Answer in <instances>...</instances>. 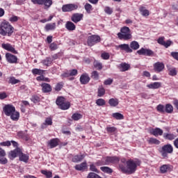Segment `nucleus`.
<instances>
[{
	"label": "nucleus",
	"mask_w": 178,
	"mask_h": 178,
	"mask_svg": "<svg viewBox=\"0 0 178 178\" xmlns=\"http://www.w3.org/2000/svg\"><path fill=\"white\" fill-rule=\"evenodd\" d=\"M58 145H59V139L58 138H53L47 143V147L51 149L55 148V147H58Z\"/></svg>",
	"instance_id": "2eb2a0df"
},
{
	"label": "nucleus",
	"mask_w": 178,
	"mask_h": 178,
	"mask_svg": "<svg viewBox=\"0 0 178 178\" xmlns=\"http://www.w3.org/2000/svg\"><path fill=\"white\" fill-rule=\"evenodd\" d=\"M168 169H169V165H163L160 168V170L162 173H166V172H168Z\"/></svg>",
	"instance_id": "09e8293b"
},
{
	"label": "nucleus",
	"mask_w": 178,
	"mask_h": 178,
	"mask_svg": "<svg viewBox=\"0 0 178 178\" xmlns=\"http://www.w3.org/2000/svg\"><path fill=\"white\" fill-rule=\"evenodd\" d=\"M172 45V41L167 40L166 42H164V44H163V47H165V48H169Z\"/></svg>",
	"instance_id": "338daca9"
},
{
	"label": "nucleus",
	"mask_w": 178,
	"mask_h": 178,
	"mask_svg": "<svg viewBox=\"0 0 178 178\" xmlns=\"http://www.w3.org/2000/svg\"><path fill=\"white\" fill-rule=\"evenodd\" d=\"M136 54H138V55H143L144 56H154V52L152 51V50L149 49H145L144 47H142L140 49L136 51Z\"/></svg>",
	"instance_id": "6e6552de"
},
{
	"label": "nucleus",
	"mask_w": 178,
	"mask_h": 178,
	"mask_svg": "<svg viewBox=\"0 0 178 178\" xmlns=\"http://www.w3.org/2000/svg\"><path fill=\"white\" fill-rule=\"evenodd\" d=\"M84 8L86 10L87 13H91V11L92 10V6L88 3H87L84 6Z\"/></svg>",
	"instance_id": "ea45409f"
},
{
	"label": "nucleus",
	"mask_w": 178,
	"mask_h": 178,
	"mask_svg": "<svg viewBox=\"0 0 178 178\" xmlns=\"http://www.w3.org/2000/svg\"><path fill=\"white\" fill-rule=\"evenodd\" d=\"M22 149L17 147L15 149L12 150L9 152L8 156L10 159H15L16 156H19L21 154Z\"/></svg>",
	"instance_id": "9d476101"
},
{
	"label": "nucleus",
	"mask_w": 178,
	"mask_h": 178,
	"mask_svg": "<svg viewBox=\"0 0 178 178\" xmlns=\"http://www.w3.org/2000/svg\"><path fill=\"white\" fill-rule=\"evenodd\" d=\"M113 118H114V119H116L117 120H122L123 119H124V116H123V115L120 113H114L112 114Z\"/></svg>",
	"instance_id": "f704fd0d"
},
{
	"label": "nucleus",
	"mask_w": 178,
	"mask_h": 178,
	"mask_svg": "<svg viewBox=\"0 0 178 178\" xmlns=\"http://www.w3.org/2000/svg\"><path fill=\"white\" fill-rule=\"evenodd\" d=\"M171 56H172L174 59H176V60H178V52H176V51L171 52Z\"/></svg>",
	"instance_id": "774afa93"
},
{
	"label": "nucleus",
	"mask_w": 178,
	"mask_h": 178,
	"mask_svg": "<svg viewBox=\"0 0 178 178\" xmlns=\"http://www.w3.org/2000/svg\"><path fill=\"white\" fill-rule=\"evenodd\" d=\"M96 104H97V105H98V106H104V105H105L106 102L104 100V99H98L96 101Z\"/></svg>",
	"instance_id": "8fccbe9b"
},
{
	"label": "nucleus",
	"mask_w": 178,
	"mask_h": 178,
	"mask_svg": "<svg viewBox=\"0 0 178 178\" xmlns=\"http://www.w3.org/2000/svg\"><path fill=\"white\" fill-rule=\"evenodd\" d=\"M10 119H12V120L14 121H17V120L19 119V118H20V113H19V112L16 111V110L10 115Z\"/></svg>",
	"instance_id": "7c9ffc66"
},
{
	"label": "nucleus",
	"mask_w": 178,
	"mask_h": 178,
	"mask_svg": "<svg viewBox=\"0 0 178 178\" xmlns=\"http://www.w3.org/2000/svg\"><path fill=\"white\" fill-rule=\"evenodd\" d=\"M81 84H87L90 81V76L88 74H83L80 77Z\"/></svg>",
	"instance_id": "aec40b11"
},
{
	"label": "nucleus",
	"mask_w": 178,
	"mask_h": 178,
	"mask_svg": "<svg viewBox=\"0 0 178 178\" xmlns=\"http://www.w3.org/2000/svg\"><path fill=\"white\" fill-rule=\"evenodd\" d=\"M119 161V158L116 156L106 157V165H109V163H118Z\"/></svg>",
	"instance_id": "f3484780"
},
{
	"label": "nucleus",
	"mask_w": 178,
	"mask_h": 178,
	"mask_svg": "<svg viewBox=\"0 0 178 178\" xmlns=\"http://www.w3.org/2000/svg\"><path fill=\"white\" fill-rule=\"evenodd\" d=\"M165 69V65L163 63L157 62L154 64V70L157 73H161Z\"/></svg>",
	"instance_id": "ddd939ff"
},
{
	"label": "nucleus",
	"mask_w": 178,
	"mask_h": 178,
	"mask_svg": "<svg viewBox=\"0 0 178 178\" xmlns=\"http://www.w3.org/2000/svg\"><path fill=\"white\" fill-rule=\"evenodd\" d=\"M10 145H11V143H10V141H9V140L0 143V145H1L2 147H10Z\"/></svg>",
	"instance_id": "e2e57ef3"
},
{
	"label": "nucleus",
	"mask_w": 178,
	"mask_h": 178,
	"mask_svg": "<svg viewBox=\"0 0 178 178\" xmlns=\"http://www.w3.org/2000/svg\"><path fill=\"white\" fill-rule=\"evenodd\" d=\"M163 138H165V140H169L170 141H172V140H175V138H176V136H175V134H173L164 133Z\"/></svg>",
	"instance_id": "c85d7f7f"
},
{
	"label": "nucleus",
	"mask_w": 178,
	"mask_h": 178,
	"mask_svg": "<svg viewBox=\"0 0 178 178\" xmlns=\"http://www.w3.org/2000/svg\"><path fill=\"white\" fill-rule=\"evenodd\" d=\"M46 126H52V118H46L44 122L42 124V127H46Z\"/></svg>",
	"instance_id": "4c0bfd02"
},
{
	"label": "nucleus",
	"mask_w": 178,
	"mask_h": 178,
	"mask_svg": "<svg viewBox=\"0 0 178 178\" xmlns=\"http://www.w3.org/2000/svg\"><path fill=\"white\" fill-rule=\"evenodd\" d=\"M90 170H91L92 172H95V173H99V171H98V169H97V167H95V165H94V163L90 164Z\"/></svg>",
	"instance_id": "864d4df0"
},
{
	"label": "nucleus",
	"mask_w": 178,
	"mask_h": 178,
	"mask_svg": "<svg viewBox=\"0 0 178 178\" xmlns=\"http://www.w3.org/2000/svg\"><path fill=\"white\" fill-rule=\"evenodd\" d=\"M50 49L51 51H55L56 49H58V44H56L55 42H53L50 44Z\"/></svg>",
	"instance_id": "0e129e2a"
},
{
	"label": "nucleus",
	"mask_w": 178,
	"mask_h": 178,
	"mask_svg": "<svg viewBox=\"0 0 178 178\" xmlns=\"http://www.w3.org/2000/svg\"><path fill=\"white\" fill-rule=\"evenodd\" d=\"M55 29H56V23L47 24H46V26L44 27V30L46 31H49L51 30H55Z\"/></svg>",
	"instance_id": "2f4dec72"
},
{
	"label": "nucleus",
	"mask_w": 178,
	"mask_h": 178,
	"mask_svg": "<svg viewBox=\"0 0 178 178\" xmlns=\"http://www.w3.org/2000/svg\"><path fill=\"white\" fill-rule=\"evenodd\" d=\"M32 102H34V104H37L38 102H40V97L37 95H33L31 97Z\"/></svg>",
	"instance_id": "4d7b16f0"
},
{
	"label": "nucleus",
	"mask_w": 178,
	"mask_h": 178,
	"mask_svg": "<svg viewBox=\"0 0 178 178\" xmlns=\"http://www.w3.org/2000/svg\"><path fill=\"white\" fill-rule=\"evenodd\" d=\"M79 6L76 4H65L62 6V10L63 12H72L73 10H77Z\"/></svg>",
	"instance_id": "1a4fd4ad"
},
{
	"label": "nucleus",
	"mask_w": 178,
	"mask_h": 178,
	"mask_svg": "<svg viewBox=\"0 0 178 178\" xmlns=\"http://www.w3.org/2000/svg\"><path fill=\"white\" fill-rule=\"evenodd\" d=\"M119 40H122L124 41H129L133 38L131 35V31L130 28L127 26H123L120 29V31L117 34Z\"/></svg>",
	"instance_id": "7ed1b4c3"
},
{
	"label": "nucleus",
	"mask_w": 178,
	"mask_h": 178,
	"mask_svg": "<svg viewBox=\"0 0 178 178\" xmlns=\"http://www.w3.org/2000/svg\"><path fill=\"white\" fill-rule=\"evenodd\" d=\"M112 83H113V79L109 78L104 81V84H105V86H111Z\"/></svg>",
	"instance_id": "680f3d73"
},
{
	"label": "nucleus",
	"mask_w": 178,
	"mask_h": 178,
	"mask_svg": "<svg viewBox=\"0 0 178 178\" xmlns=\"http://www.w3.org/2000/svg\"><path fill=\"white\" fill-rule=\"evenodd\" d=\"M65 29L68 30V31H74V30H76V25L70 21L67 22L65 24Z\"/></svg>",
	"instance_id": "5701e85b"
},
{
	"label": "nucleus",
	"mask_w": 178,
	"mask_h": 178,
	"mask_svg": "<svg viewBox=\"0 0 178 178\" xmlns=\"http://www.w3.org/2000/svg\"><path fill=\"white\" fill-rule=\"evenodd\" d=\"M118 49H121V51H125L127 54H131L133 52V49L130 48V46L127 44H122L117 46Z\"/></svg>",
	"instance_id": "9b49d317"
},
{
	"label": "nucleus",
	"mask_w": 178,
	"mask_h": 178,
	"mask_svg": "<svg viewBox=\"0 0 178 178\" xmlns=\"http://www.w3.org/2000/svg\"><path fill=\"white\" fill-rule=\"evenodd\" d=\"M72 118L73 120H80V119L83 118V115H81V114L74 113L72 115Z\"/></svg>",
	"instance_id": "a18cd8bd"
},
{
	"label": "nucleus",
	"mask_w": 178,
	"mask_h": 178,
	"mask_svg": "<svg viewBox=\"0 0 178 178\" xmlns=\"http://www.w3.org/2000/svg\"><path fill=\"white\" fill-rule=\"evenodd\" d=\"M2 48L3 49H6V51H9L10 52H12L13 54H17V51L15 49V47H13L10 44L7 43V44H1Z\"/></svg>",
	"instance_id": "dca6fc26"
},
{
	"label": "nucleus",
	"mask_w": 178,
	"mask_h": 178,
	"mask_svg": "<svg viewBox=\"0 0 178 178\" xmlns=\"http://www.w3.org/2000/svg\"><path fill=\"white\" fill-rule=\"evenodd\" d=\"M141 165V161L138 159H130L126 162V166H124L123 164H120L119 169L122 172V173H125L126 175H133V173H136V170H137V167Z\"/></svg>",
	"instance_id": "f257e3e1"
},
{
	"label": "nucleus",
	"mask_w": 178,
	"mask_h": 178,
	"mask_svg": "<svg viewBox=\"0 0 178 178\" xmlns=\"http://www.w3.org/2000/svg\"><path fill=\"white\" fill-rule=\"evenodd\" d=\"M52 58L47 57L43 60H42V65H44V66H49L51 63H52Z\"/></svg>",
	"instance_id": "e433bc0d"
},
{
	"label": "nucleus",
	"mask_w": 178,
	"mask_h": 178,
	"mask_svg": "<svg viewBox=\"0 0 178 178\" xmlns=\"http://www.w3.org/2000/svg\"><path fill=\"white\" fill-rule=\"evenodd\" d=\"M91 78L93 80H99V73H98L97 71H93L91 73Z\"/></svg>",
	"instance_id": "58836bf2"
},
{
	"label": "nucleus",
	"mask_w": 178,
	"mask_h": 178,
	"mask_svg": "<svg viewBox=\"0 0 178 178\" xmlns=\"http://www.w3.org/2000/svg\"><path fill=\"white\" fill-rule=\"evenodd\" d=\"M106 131L108 133H115L116 131V127H107Z\"/></svg>",
	"instance_id": "6e6d98bb"
},
{
	"label": "nucleus",
	"mask_w": 178,
	"mask_h": 178,
	"mask_svg": "<svg viewBox=\"0 0 178 178\" xmlns=\"http://www.w3.org/2000/svg\"><path fill=\"white\" fill-rule=\"evenodd\" d=\"M101 57L102 58V59H104L106 60L109 59L110 56H109V54H108V53H103V54H102Z\"/></svg>",
	"instance_id": "69168bd1"
},
{
	"label": "nucleus",
	"mask_w": 178,
	"mask_h": 178,
	"mask_svg": "<svg viewBox=\"0 0 178 178\" xmlns=\"http://www.w3.org/2000/svg\"><path fill=\"white\" fill-rule=\"evenodd\" d=\"M76 170H86L87 169V162L81 163L75 165Z\"/></svg>",
	"instance_id": "b1692460"
},
{
	"label": "nucleus",
	"mask_w": 178,
	"mask_h": 178,
	"mask_svg": "<svg viewBox=\"0 0 178 178\" xmlns=\"http://www.w3.org/2000/svg\"><path fill=\"white\" fill-rule=\"evenodd\" d=\"M105 95V89L102 86H99L98 88V97H103Z\"/></svg>",
	"instance_id": "a19ab883"
},
{
	"label": "nucleus",
	"mask_w": 178,
	"mask_h": 178,
	"mask_svg": "<svg viewBox=\"0 0 178 178\" xmlns=\"http://www.w3.org/2000/svg\"><path fill=\"white\" fill-rule=\"evenodd\" d=\"M156 110L158 112H160L161 113H165V106L162 104H159L156 106Z\"/></svg>",
	"instance_id": "79ce46f5"
},
{
	"label": "nucleus",
	"mask_w": 178,
	"mask_h": 178,
	"mask_svg": "<svg viewBox=\"0 0 178 178\" xmlns=\"http://www.w3.org/2000/svg\"><path fill=\"white\" fill-rule=\"evenodd\" d=\"M104 12L107 13V15H112V13H113V10H112V8H111L110 7H106L104 8Z\"/></svg>",
	"instance_id": "052dcab7"
},
{
	"label": "nucleus",
	"mask_w": 178,
	"mask_h": 178,
	"mask_svg": "<svg viewBox=\"0 0 178 178\" xmlns=\"http://www.w3.org/2000/svg\"><path fill=\"white\" fill-rule=\"evenodd\" d=\"M161 86H162V83L161 82H154L147 85V87L152 90H156L158 88H161Z\"/></svg>",
	"instance_id": "a211bd4d"
},
{
	"label": "nucleus",
	"mask_w": 178,
	"mask_h": 178,
	"mask_svg": "<svg viewBox=\"0 0 178 178\" xmlns=\"http://www.w3.org/2000/svg\"><path fill=\"white\" fill-rule=\"evenodd\" d=\"M98 42H101V37L99 35H92L88 38L87 43L89 47H93Z\"/></svg>",
	"instance_id": "423d86ee"
},
{
	"label": "nucleus",
	"mask_w": 178,
	"mask_h": 178,
	"mask_svg": "<svg viewBox=\"0 0 178 178\" xmlns=\"http://www.w3.org/2000/svg\"><path fill=\"white\" fill-rule=\"evenodd\" d=\"M131 49H134V51H137L138 48H140V44H138V42L137 41H132L130 43V47Z\"/></svg>",
	"instance_id": "c756f323"
},
{
	"label": "nucleus",
	"mask_w": 178,
	"mask_h": 178,
	"mask_svg": "<svg viewBox=\"0 0 178 178\" xmlns=\"http://www.w3.org/2000/svg\"><path fill=\"white\" fill-rule=\"evenodd\" d=\"M168 70V74L172 76H175L177 75V70L175 67H172L169 65L167 66Z\"/></svg>",
	"instance_id": "a878e982"
},
{
	"label": "nucleus",
	"mask_w": 178,
	"mask_h": 178,
	"mask_svg": "<svg viewBox=\"0 0 178 178\" xmlns=\"http://www.w3.org/2000/svg\"><path fill=\"white\" fill-rule=\"evenodd\" d=\"M151 134L155 137H158V136H162L163 134V130L160 128H155L151 131Z\"/></svg>",
	"instance_id": "6ab92c4d"
},
{
	"label": "nucleus",
	"mask_w": 178,
	"mask_h": 178,
	"mask_svg": "<svg viewBox=\"0 0 178 178\" xmlns=\"http://www.w3.org/2000/svg\"><path fill=\"white\" fill-rule=\"evenodd\" d=\"M139 10H140L142 16H144V17L149 16V11L148 10L145 9V7L141 6L139 8Z\"/></svg>",
	"instance_id": "473e14b6"
},
{
	"label": "nucleus",
	"mask_w": 178,
	"mask_h": 178,
	"mask_svg": "<svg viewBox=\"0 0 178 178\" xmlns=\"http://www.w3.org/2000/svg\"><path fill=\"white\" fill-rule=\"evenodd\" d=\"M41 87L43 92H51V91H52V88L49 83H42Z\"/></svg>",
	"instance_id": "4be33fe9"
},
{
	"label": "nucleus",
	"mask_w": 178,
	"mask_h": 178,
	"mask_svg": "<svg viewBox=\"0 0 178 178\" xmlns=\"http://www.w3.org/2000/svg\"><path fill=\"white\" fill-rule=\"evenodd\" d=\"M101 170L105 172L106 173H112L113 170L109 167H101Z\"/></svg>",
	"instance_id": "de8ad7c7"
},
{
	"label": "nucleus",
	"mask_w": 178,
	"mask_h": 178,
	"mask_svg": "<svg viewBox=\"0 0 178 178\" xmlns=\"http://www.w3.org/2000/svg\"><path fill=\"white\" fill-rule=\"evenodd\" d=\"M10 84H17V83H20V80L16 79L15 77H10L9 79Z\"/></svg>",
	"instance_id": "49530a36"
},
{
	"label": "nucleus",
	"mask_w": 178,
	"mask_h": 178,
	"mask_svg": "<svg viewBox=\"0 0 178 178\" xmlns=\"http://www.w3.org/2000/svg\"><path fill=\"white\" fill-rule=\"evenodd\" d=\"M83 158H86L85 154L76 155L73 157L72 162H74L75 163H77L78 162H81Z\"/></svg>",
	"instance_id": "bb28decb"
},
{
	"label": "nucleus",
	"mask_w": 178,
	"mask_h": 178,
	"mask_svg": "<svg viewBox=\"0 0 178 178\" xmlns=\"http://www.w3.org/2000/svg\"><path fill=\"white\" fill-rule=\"evenodd\" d=\"M34 5H44V0H31Z\"/></svg>",
	"instance_id": "5fc2aeb1"
},
{
	"label": "nucleus",
	"mask_w": 178,
	"mask_h": 178,
	"mask_svg": "<svg viewBox=\"0 0 178 178\" xmlns=\"http://www.w3.org/2000/svg\"><path fill=\"white\" fill-rule=\"evenodd\" d=\"M44 3L43 5L46 6L47 8H51V6L52 5V0H43Z\"/></svg>",
	"instance_id": "603ef678"
},
{
	"label": "nucleus",
	"mask_w": 178,
	"mask_h": 178,
	"mask_svg": "<svg viewBox=\"0 0 178 178\" xmlns=\"http://www.w3.org/2000/svg\"><path fill=\"white\" fill-rule=\"evenodd\" d=\"M157 42L158 44H159L160 45H164L165 44V37H160L158 40H157Z\"/></svg>",
	"instance_id": "13d9d810"
},
{
	"label": "nucleus",
	"mask_w": 178,
	"mask_h": 178,
	"mask_svg": "<svg viewBox=\"0 0 178 178\" xmlns=\"http://www.w3.org/2000/svg\"><path fill=\"white\" fill-rule=\"evenodd\" d=\"M15 28L10 25V24L6 21H3L0 24V35L3 37L8 35L10 37L13 34Z\"/></svg>",
	"instance_id": "f03ea898"
},
{
	"label": "nucleus",
	"mask_w": 178,
	"mask_h": 178,
	"mask_svg": "<svg viewBox=\"0 0 178 178\" xmlns=\"http://www.w3.org/2000/svg\"><path fill=\"white\" fill-rule=\"evenodd\" d=\"M83 14L74 13L71 17V20L74 23H79V22H81V19H83Z\"/></svg>",
	"instance_id": "4468645a"
},
{
	"label": "nucleus",
	"mask_w": 178,
	"mask_h": 178,
	"mask_svg": "<svg viewBox=\"0 0 178 178\" xmlns=\"http://www.w3.org/2000/svg\"><path fill=\"white\" fill-rule=\"evenodd\" d=\"M19 161L22 162H24L25 163H27L29 162V155L23 154V152L21 150V153H19Z\"/></svg>",
	"instance_id": "393cba45"
},
{
	"label": "nucleus",
	"mask_w": 178,
	"mask_h": 178,
	"mask_svg": "<svg viewBox=\"0 0 178 178\" xmlns=\"http://www.w3.org/2000/svg\"><path fill=\"white\" fill-rule=\"evenodd\" d=\"M93 65L96 69H98V70L102 69V64L98 61H94Z\"/></svg>",
	"instance_id": "3c124183"
},
{
	"label": "nucleus",
	"mask_w": 178,
	"mask_h": 178,
	"mask_svg": "<svg viewBox=\"0 0 178 178\" xmlns=\"http://www.w3.org/2000/svg\"><path fill=\"white\" fill-rule=\"evenodd\" d=\"M41 173L42 175H44V176H46V177H47V178L52 177V172L47 171V170H42Z\"/></svg>",
	"instance_id": "c03bdc74"
},
{
	"label": "nucleus",
	"mask_w": 178,
	"mask_h": 178,
	"mask_svg": "<svg viewBox=\"0 0 178 178\" xmlns=\"http://www.w3.org/2000/svg\"><path fill=\"white\" fill-rule=\"evenodd\" d=\"M147 143H149V144H155L156 145H159L161 144V141L154 138H149L147 140Z\"/></svg>",
	"instance_id": "c9c22d12"
},
{
	"label": "nucleus",
	"mask_w": 178,
	"mask_h": 178,
	"mask_svg": "<svg viewBox=\"0 0 178 178\" xmlns=\"http://www.w3.org/2000/svg\"><path fill=\"white\" fill-rule=\"evenodd\" d=\"M120 72H127L130 69V65L126 63H122L118 66Z\"/></svg>",
	"instance_id": "412c9836"
},
{
	"label": "nucleus",
	"mask_w": 178,
	"mask_h": 178,
	"mask_svg": "<svg viewBox=\"0 0 178 178\" xmlns=\"http://www.w3.org/2000/svg\"><path fill=\"white\" fill-rule=\"evenodd\" d=\"M110 106H118L119 105V99L116 98H111L108 100Z\"/></svg>",
	"instance_id": "cd10ccee"
},
{
	"label": "nucleus",
	"mask_w": 178,
	"mask_h": 178,
	"mask_svg": "<svg viewBox=\"0 0 178 178\" xmlns=\"http://www.w3.org/2000/svg\"><path fill=\"white\" fill-rule=\"evenodd\" d=\"M6 58L9 63H17V56L13 54L7 53L6 54Z\"/></svg>",
	"instance_id": "f8f14e48"
},
{
	"label": "nucleus",
	"mask_w": 178,
	"mask_h": 178,
	"mask_svg": "<svg viewBox=\"0 0 178 178\" xmlns=\"http://www.w3.org/2000/svg\"><path fill=\"white\" fill-rule=\"evenodd\" d=\"M8 163V159L3 157H0V164L1 165H6Z\"/></svg>",
	"instance_id": "bf43d9fd"
},
{
	"label": "nucleus",
	"mask_w": 178,
	"mask_h": 178,
	"mask_svg": "<svg viewBox=\"0 0 178 178\" xmlns=\"http://www.w3.org/2000/svg\"><path fill=\"white\" fill-rule=\"evenodd\" d=\"M15 111H16V108L11 104H6L3 108V111L4 112V115H6V116H10V115H12Z\"/></svg>",
	"instance_id": "0eeeda50"
},
{
	"label": "nucleus",
	"mask_w": 178,
	"mask_h": 178,
	"mask_svg": "<svg viewBox=\"0 0 178 178\" xmlns=\"http://www.w3.org/2000/svg\"><path fill=\"white\" fill-rule=\"evenodd\" d=\"M56 104L63 111H66L70 108V102H66V99L63 97H58L56 101Z\"/></svg>",
	"instance_id": "39448f33"
},
{
	"label": "nucleus",
	"mask_w": 178,
	"mask_h": 178,
	"mask_svg": "<svg viewBox=\"0 0 178 178\" xmlns=\"http://www.w3.org/2000/svg\"><path fill=\"white\" fill-rule=\"evenodd\" d=\"M44 72V70H39V69H37V68H35V69L32 70L33 74H43Z\"/></svg>",
	"instance_id": "37998d69"
},
{
	"label": "nucleus",
	"mask_w": 178,
	"mask_h": 178,
	"mask_svg": "<svg viewBox=\"0 0 178 178\" xmlns=\"http://www.w3.org/2000/svg\"><path fill=\"white\" fill-rule=\"evenodd\" d=\"M159 152L163 158H168V154H173V146L170 144L164 145L159 149Z\"/></svg>",
	"instance_id": "20e7f679"
},
{
	"label": "nucleus",
	"mask_w": 178,
	"mask_h": 178,
	"mask_svg": "<svg viewBox=\"0 0 178 178\" xmlns=\"http://www.w3.org/2000/svg\"><path fill=\"white\" fill-rule=\"evenodd\" d=\"M165 112L166 113H173V106L170 104H165Z\"/></svg>",
	"instance_id": "72a5a7b5"
}]
</instances>
